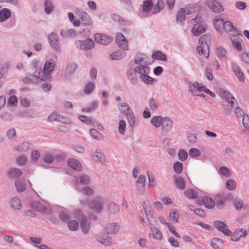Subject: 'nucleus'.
<instances>
[{"instance_id":"1","label":"nucleus","mask_w":249,"mask_h":249,"mask_svg":"<svg viewBox=\"0 0 249 249\" xmlns=\"http://www.w3.org/2000/svg\"><path fill=\"white\" fill-rule=\"evenodd\" d=\"M54 62L53 59H49L46 61L43 70L41 71V81L50 82L52 79L51 72L54 70Z\"/></svg>"},{"instance_id":"2","label":"nucleus","mask_w":249,"mask_h":249,"mask_svg":"<svg viewBox=\"0 0 249 249\" xmlns=\"http://www.w3.org/2000/svg\"><path fill=\"white\" fill-rule=\"evenodd\" d=\"M105 200L101 196L94 197L89 203V208L92 211L97 213H101L104 208Z\"/></svg>"},{"instance_id":"3","label":"nucleus","mask_w":249,"mask_h":249,"mask_svg":"<svg viewBox=\"0 0 249 249\" xmlns=\"http://www.w3.org/2000/svg\"><path fill=\"white\" fill-rule=\"evenodd\" d=\"M204 4L212 12L215 13H220L224 10L223 6L217 0H206L204 2Z\"/></svg>"},{"instance_id":"4","label":"nucleus","mask_w":249,"mask_h":249,"mask_svg":"<svg viewBox=\"0 0 249 249\" xmlns=\"http://www.w3.org/2000/svg\"><path fill=\"white\" fill-rule=\"evenodd\" d=\"M48 40L50 45L53 50L56 52H60L61 51V45L59 40V37L57 34L52 32L48 35Z\"/></svg>"},{"instance_id":"5","label":"nucleus","mask_w":249,"mask_h":249,"mask_svg":"<svg viewBox=\"0 0 249 249\" xmlns=\"http://www.w3.org/2000/svg\"><path fill=\"white\" fill-rule=\"evenodd\" d=\"M75 44L77 48L84 51L90 50L94 47L93 41L89 38L85 40H76Z\"/></svg>"},{"instance_id":"6","label":"nucleus","mask_w":249,"mask_h":249,"mask_svg":"<svg viewBox=\"0 0 249 249\" xmlns=\"http://www.w3.org/2000/svg\"><path fill=\"white\" fill-rule=\"evenodd\" d=\"M94 36L95 41L103 45L108 44L112 39L111 36L100 33H96Z\"/></svg>"},{"instance_id":"7","label":"nucleus","mask_w":249,"mask_h":249,"mask_svg":"<svg viewBox=\"0 0 249 249\" xmlns=\"http://www.w3.org/2000/svg\"><path fill=\"white\" fill-rule=\"evenodd\" d=\"M214 227L220 232L227 236L231 235V231L227 228V225L222 221H215L213 222Z\"/></svg>"},{"instance_id":"8","label":"nucleus","mask_w":249,"mask_h":249,"mask_svg":"<svg viewBox=\"0 0 249 249\" xmlns=\"http://www.w3.org/2000/svg\"><path fill=\"white\" fill-rule=\"evenodd\" d=\"M214 227L220 232L227 236L231 235V231L227 228V225L222 221H215L213 222Z\"/></svg>"},{"instance_id":"9","label":"nucleus","mask_w":249,"mask_h":249,"mask_svg":"<svg viewBox=\"0 0 249 249\" xmlns=\"http://www.w3.org/2000/svg\"><path fill=\"white\" fill-rule=\"evenodd\" d=\"M162 132L166 134L169 132L173 127V122L168 117H164L161 121Z\"/></svg>"},{"instance_id":"10","label":"nucleus","mask_w":249,"mask_h":249,"mask_svg":"<svg viewBox=\"0 0 249 249\" xmlns=\"http://www.w3.org/2000/svg\"><path fill=\"white\" fill-rule=\"evenodd\" d=\"M116 42V44L124 50L126 51L128 49L127 41L122 33H118L117 34Z\"/></svg>"},{"instance_id":"11","label":"nucleus","mask_w":249,"mask_h":249,"mask_svg":"<svg viewBox=\"0 0 249 249\" xmlns=\"http://www.w3.org/2000/svg\"><path fill=\"white\" fill-rule=\"evenodd\" d=\"M231 67L233 72L238 77L239 81L244 83L245 82L244 75L241 71L239 66L236 63L232 62L231 63Z\"/></svg>"},{"instance_id":"12","label":"nucleus","mask_w":249,"mask_h":249,"mask_svg":"<svg viewBox=\"0 0 249 249\" xmlns=\"http://www.w3.org/2000/svg\"><path fill=\"white\" fill-rule=\"evenodd\" d=\"M147 65V61H145L143 65H138L135 66L134 69L138 74H140V76L145 74H149L150 68Z\"/></svg>"},{"instance_id":"13","label":"nucleus","mask_w":249,"mask_h":249,"mask_svg":"<svg viewBox=\"0 0 249 249\" xmlns=\"http://www.w3.org/2000/svg\"><path fill=\"white\" fill-rule=\"evenodd\" d=\"M78 16L81 24L84 25H90L92 23V20L89 15L84 11H80L78 13Z\"/></svg>"},{"instance_id":"14","label":"nucleus","mask_w":249,"mask_h":249,"mask_svg":"<svg viewBox=\"0 0 249 249\" xmlns=\"http://www.w3.org/2000/svg\"><path fill=\"white\" fill-rule=\"evenodd\" d=\"M137 73L135 71V69L133 68H130L126 71V75L128 79L132 84L134 85H136L138 81Z\"/></svg>"},{"instance_id":"15","label":"nucleus","mask_w":249,"mask_h":249,"mask_svg":"<svg viewBox=\"0 0 249 249\" xmlns=\"http://www.w3.org/2000/svg\"><path fill=\"white\" fill-rule=\"evenodd\" d=\"M234 207L238 211H240L242 210H243L245 213H247L249 211L248 206L247 205H243V201L240 199L236 198L233 203Z\"/></svg>"},{"instance_id":"16","label":"nucleus","mask_w":249,"mask_h":249,"mask_svg":"<svg viewBox=\"0 0 249 249\" xmlns=\"http://www.w3.org/2000/svg\"><path fill=\"white\" fill-rule=\"evenodd\" d=\"M68 165L73 170L80 172L82 170L81 163L75 159H70L67 161Z\"/></svg>"},{"instance_id":"17","label":"nucleus","mask_w":249,"mask_h":249,"mask_svg":"<svg viewBox=\"0 0 249 249\" xmlns=\"http://www.w3.org/2000/svg\"><path fill=\"white\" fill-rule=\"evenodd\" d=\"M247 231L245 229L236 230L233 234L231 233V240L232 241H238L241 237L246 235Z\"/></svg>"},{"instance_id":"18","label":"nucleus","mask_w":249,"mask_h":249,"mask_svg":"<svg viewBox=\"0 0 249 249\" xmlns=\"http://www.w3.org/2000/svg\"><path fill=\"white\" fill-rule=\"evenodd\" d=\"M90 221L87 217H83L80 221V227L82 232L85 234H87L90 229Z\"/></svg>"},{"instance_id":"19","label":"nucleus","mask_w":249,"mask_h":249,"mask_svg":"<svg viewBox=\"0 0 249 249\" xmlns=\"http://www.w3.org/2000/svg\"><path fill=\"white\" fill-rule=\"evenodd\" d=\"M22 174L20 169L16 168H11L7 172L8 177L11 178H18L22 175Z\"/></svg>"},{"instance_id":"20","label":"nucleus","mask_w":249,"mask_h":249,"mask_svg":"<svg viewBox=\"0 0 249 249\" xmlns=\"http://www.w3.org/2000/svg\"><path fill=\"white\" fill-rule=\"evenodd\" d=\"M207 89L203 85L201 86H199V84L197 82H195L191 85L189 86V90L194 95H197L196 93L197 91H204Z\"/></svg>"},{"instance_id":"21","label":"nucleus","mask_w":249,"mask_h":249,"mask_svg":"<svg viewBox=\"0 0 249 249\" xmlns=\"http://www.w3.org/2000/svg\"><path fill=\"white\" fill-rule=\"evenodd\" d=\"M126 56L124 50H117L111 53L109 55V58L111 60H120Z\"/></svg>"},{"instance_id":"22","label":"nucleus","mask_w":249,"mask_h":249,"mask_svg":"<svg viewBox=\"0 0 249 249\" xmlns=\"http://www.w3.org/2000/svg\"><path fill=\"white\" fill-rule=\"evenodd\" d=\"M174 181L178 189L183 190L185 188L186 184L184 179L179 176L177 175L174 177Z\"/></svg>"},{"instance_id":"23","label":"nucleus","mask_w":249,"mask_h":249,"mask_svg":"<svg viewBox=\"0 0 249 249\" xmlns=\"http://www.w3.org/2000/svg\"><path fill=\"white\" fill-rule=\"evenodd\" d=\"M120 229V226L117 223H109L106 228V231L107 234H115Z\"/></svg>"},{"instance_id":"24","label":"nucleus","mask_w":249,"mask_h":249,"mask_svg":"<svg viewBox=\"0 0 249 249\" xmlns=\"http://www.w3.org/2000/svg\"><path fill=\"white\" fill-rule=\"evenodd\" d=\"M196 25V24H194L191 29V32L194 36H197L205 32L206 28L205 26L203 24L198 25L197 27Z\"/></svg>"},{"instance_id":"25","label":"nucleus","mask_w":249,"mask_h":249,"mask_svg":"<svg viewBox=\"0 0 249 249\" xmlns=\"http://www.w3.org/2000/svg\"><path fill=\"white\" fill-rule=\"evenodd\" d=\"M11 16V11L8 8H3L0 10V22L6 20Z\"/></svg>"},{"instance_id":"26","label":"nucleus","mask_w":249,"mask_h":249,"mask_svg":"<svg viewBox=\"0 0 249 249\" xmlns=\"http://www.w3.org/2000/svg\"><path fill=\"white\" fill-rule=\"evenodd\" d=\"M152 57L153 59L157 60L162 61H166L167 60L166 55L160 51L154 52L152 54Z\"/></svg>"},{"instance_id":"27","label":"nucleus","mask_w":249,"mask_h":249,"mask_svg":"<svg viewBox=\"0 0 249 249\" xmlns=\"http://www.w3.org/2000/svg\"><path fill=\"white\" fill-rule=\"evenodd\" d=\"M78 118L82 122L87 124L94 125L95 124L97 123V121L95 119L92 118H88L87 116L84 115H78Z\"/></svg>"},{"instance_id":"28","label":"nucleus","mask_w":249,"mask_h":249,"mask_svg":"<svg viewBox=\"0 0 249 249\" xmlns=\"http://www.w3.org/2000/svg\"><path fill=\"white\" fill-rule=\"evenodd\" d=\"M149 74H143L140 76V79L145 84L152 85L154 82H157L158 80L148 75Z\"/></svg>"},{"instance_id":"29","label":"nucleus","mask_w":249,"mask_h":249,"mask_svg":"<svg viewBox=\"0 0 249 249\" xmlns=\"http://www.w3.org/2000/svg\"><path fill=\"white\" fill-rule=\"evenodd\" d=\"M96 238L98 242L105 246H109L111 244L110 239L106 235H96Z\"/></svg>"},{"instance_id":"30","label":"nucleus","mask_w":249,"mask_h":249,"mask_svg":"<svg viewBox=\"0 0 249 249\" xmlns=\"http://www.w3.org/2000/svg\"><path fill=\"white\" fill-rule=\"evenodd\" d=\"M203 205L209 209H212L215 205L213 199L209 196H204L202 199Z\"/></svg>"},{"instance_id":"31","label":"nucleus","mask_w":249,"mask_h":249,"mask_svg":"<svg viewBox=\"0 0 249 249\" xmlns=\"http://www.w3.org/2000/svg\"><path fill=\"white\" fill-rule=\"evenodd\" d=\"M60 35L63 38H68L75 36L76 34L72 29H69L68 30L63 29L60 31Z\"/></svg>"},{"instance_id":"32","label":"nucleus","mask_w":249,"mask_h":249,"mask_svg":"<svg viewBox=\"0 0 249 249\" xmlns=\"http://www.w3.org/2000/svg\"><path fill=\"white\" fill-rule=\"evenodd\" d=\"M145 204H146V201H143V205H142L143 209L144 210L147 220L149 221L150 224L153 225L152 220L154 218V216H153V214L152 213L153 212V210H151V209H149V210H148L147 209L145 208Z\"/></svg>"},{"instance_id":"33","label":"nucleus","mask_w":249,"mask_h":249,"mask_svg":"<svg viewBox=\"0 0 249 249\" xmlns=\"http://www.w3.org/2000/svg\"><path fill=\"white\" fill-rule=\"evenodd\" d=\"M153 6V3L151 0H146L143 1L142 12L148 13Z\"/></svg>"},{"instance_id":"34","label":"nucleus","mask_w":249,"mask_h":249,"mask_svg":"<svg viewBox=\"0 0 249 249\" xmlns=\"http://www.w3.org/2000/svg\"><path fill=\"white\" fill-rule=\"evenodd\" d=\"M11 207L16 210H19L21 209L22 205L18 197H13L10 201Z\"/></svg>"},{"instance_id":"35","label":"nucleus","mask_w":249,"mask_h":249,"mask_svg":"<svg viewBox=\"0 0 249 249\" xmlns=\"http://www.w3.org/2000/svg\"><path fill=\"white\" fill-rule=\"evenodd\" d=\"M223 244V241L220 238H214L211 240V246L214 249L221 248Z\"/></svg>"},{"instance_id":"36","label":"nucleus","mask_w":249,"mask_h":249,"mask_svg":"<svg viewBox=\"0 0 249 249\" xmlns=\"http://www.w3.org/2000/svg\"><path fill=\"white\" fill-rule=\"evenodd\" d=\"M163 118L161 116H155L151 120V124L156 127H160Z\"/></svg>"},{"instance_id":"37","label":"nucleus","mask_w":249,"mask_h":249,"mask_svg":"<svg viewBox=\"0 0 249 249\" xmlns=\"http://www.w3.org/2000/svg\"><path fill=\"white\" fill-rule=\"evenodd\" d=\"M145 177L143 175H140L137 181V183L139 184L137 185V189L139 191H142L145 186Z\"/></svg>"},{"instance_id":"38","label":"nucleus","mask_w":249,"mask_h":249,"mask_svg":"<svg viewBox=\"0 0 249 249\" xmlns=\"http://www.w3.org/2000/svg\"><path fill=\"white\" fill-rule=\"evenodd\" d=\"M216 53L218 58L221 60H226L227 59V52L226 50L222 47H219L217 48Z\"/></svg>"},{"instance_id":"39","label":"nucleus","mask_w":249,"mask_h":249,"mask_svg":"<svg viewBox=\"0 0 249 249\" xmlns=\"http://www.w3.org/2000/svg\"><path fill=\"white\" fill-rule=\"evenodd\" d=\"M223 28L226 32H229L233 30L235 32H237V29L234 28L233 23L230 21H226L224 22Z\"/></svg>"},{"instance_id":"40","label":"nucleus","mask_w":249,"mask_h":249,"mask_svg":"<svg viewBox=\"0 0 249 249\" xmlns=\"http://www.w3.org/2000/svg\"><path fill=\"white\" fill-rule=\"evenodd\" d=\"M185 9L184 8H181L178 10V11L176 15V20L177 22L179 21L181 23V25H183L184 23H183L182 24L181 22L184 20H185Z\"/></svg>"},{"instance_id":"41","label":"nucleus","mask_w":249,"mask_h":249,"mask_svg":"<svg viewBox=\"0 0 249 249\" xmlns=\"http://www.w3.org/2000/svg\"><path fill=\"white\" fill-rule=\"evenodd\" d=\"M108 210L110 213L115 214L120 211V207L118 204L112 202L108 205Z\"/></svg>"},{"instance_id":"42","label":"nucleus","mask_w":249,"mask_h":249,"mask_svg":"<svg viewBox=\"0 0 249 249\" xmlns=\"http://www.w3.org/2000/svg\"><path fill=\"white\" fill-rule=\"evenodd\" d=\"M45 12L47 14H51L53 10V6L51 0H46L44 2Z\"/></svg>"},{"instance_id":"43","label":"nucleus","mask_w":249,"mask_h":249,"mask_svg":"<svg viewBox=\"0 0 249 249\" xmlns=\"http://www.w3.org/2000/svg\"><path fill=\"white\" fill-rule=\"evenodd\" d=\"M184 194L186 197L190 199H195L197 196V193L194 189L186 190Z\"/></svg>"},{"instance_id":"44","label":"nucleus","mask_w":249,"mask_h":249,"mask_svg":"<svg viewBox=\"0 0 249 249\" xmlns=\"http://www.w3.org/2000/svg\"><path fill=\"white\" fill-rule=\"evenodd\" d=\"M15 184L17 190L19 193L23 192L26 188L25 183L20 180H16Z\"/></svg>"},{"instance_id":"45","label":"nucleus","mask_w":249,"mask_h":249,"mask_svg":"<svg viewBox=\"0 0 249 249\" xmlns=\"http://www.w3.org/2000/svg\"><path fill=\"white\" fill-rule=\"evenodd\" d=\"M224 22V21L223 18H215L213 21V26L217 30H220L221 29L222 26H223Z\"/></svg>"},{"instance_id":"46","label":"nucleus","mask_w":249,"mask_h":249,"mask_svg":"<svg viewBox=\"0 0 249 249\" xmlns=\"http://www.w3.org/2000/svg\"><path fill=\"white\" fill-rule=\"evenodd\" d=\"M163 8V2L161 0H159L158 1L156 7L154 8V9L151 11L152 14H156L160 12Z\"/></svg>"},{"instance_id":"47","label":"nucleus","mask_w":249,"mask_h":249,"mask_svg":"<svg viewBox=\"0 0 249 249\" xmlns=\"http://www.w3.org/2000/svg\"><path fill=\"white\" fill-rule=\"evenodd\" d=\"M173 169L175 172L179 174L182 171L183 164L179 161H176L173 164Z\"/></svg>"},{"instance_id":"48","label":"nucleus","mask_w":249,"mask_h":249,"mask_svg":"<svg viewBox=\"0 0 249 249\" xmlns=\"http://www.w3.org/2000/svg\"><path fill=\"white\" fill-rule=\"evenodd\" d=\"M77 68V65L75 63L69 64L66 70V74H71L73 73Z\"/></svg>"},{"instance_id":"49","label":"nucleus","mask_w":249,"mask_h":249,"mask_svg":"<svg viewBox=\"0 0 249 249\" xmlns=\"http://www.w3.org/2000/svg\"><path fill=\"white\" fill-rule=\"evenodd\" d=\"M178 156L180 160L184 161L188 156V153L184 149H181L178 151Z\"/></svg>"},{"instance_id":"50","label":"nucleus","mask_w":249,"mask_h":249,"mask_svg":"<svg viewBox=\"0 0 249 249\" xmlns=\"http://www.w3.org/2000/svg\"><path fill=\"white\" fill-rule=\"evenodd\" d=\"M68 227L70 231H76L79 227L78 223L75 220H71L68 223Z\"/></svg>"},{"instance_id":"51","label":"nucleus","mask_w":249,"mask_h":249,"mask_svg":"<svg viewBox=\"0 0 249 249\" xmlns=\"http://www.w3.org/2000/svg\"><path fill=\"white\" fill-rule=\"evenodd\" d=\"M129 124L131 127H134L136 125L135 118L132 111L131 112H129L126 116Z\"/></svg>"},{"instance_id":"52","label":"nucleus","mask_w":249,"mask_h":249,"mask_svg":"<svg viewBox=\"0 0 249 249\" xmlns=\"http://www.w3.org/2000/svg\"><path fill=\"white\" fill-rule=\"evenodd\" d=\"M94 89V84L92 82H89L85 86L84 92L88 94H90Z\"/></svg>"},{"instance_id":"53","label":"nucleus","mask_w":249,"mask_h":249,"mask_svg":"<svg viewBox=\"0 0 249 249\" xmlns=\"http://www.w3.org/2000/svg\"><path fill=\"white\" fill-rule=\"evenodd\" d=\"M80 181L82 184L88 185L90 182V177L86 174H83L80 177Z\"/></svg>"},{"instance_id":"54","label":"nucleus","mask_w":249,"mask_h":249,"mask_svg":"<svg viewBox=\"0 0 249 249\" xmlns=\"http://www.w3.org/2000/svg\"><path fill=\"white\" fill-rule=\"evenodd\" d=\"M151 230L154 238L160 240L162 239V234L158 228L154 227Z\"/></svg>"},{"instance_id":"55","label":"nucleus","mask_w":249,"mask_h":249,"mask_svg":"<svg viewBox=\"0 0 249 249\" xmlns=\"http://www.w3.org/2000/svg\"><path fill=\"white\" fill-rule=\"evenodd\" d=\"M236 182L232 179H229L226 183V186L229 190H233L236 187Z\"/></svg>"},{"instance_id":"56","label":"nucleus","mask_w":249,"mask_h":249,"mask_svg":"<svg viewBox=\"0 0 249 249\" xmlns=\"http://www.w3.org/2000/svg\"><path fill=\"white\" fill-rule=\"evenodd\" d=\"M189 154L192 158H196L201 155L200 150L196 148H191L189 151Z\"/></svg>"},{"instance_id":"57","label":"nucleus","mask_w":249,"mask_h":249,"mask_svg":"<svg viewBox=\"0 0 249 249\" xmlns=\"http://www.w3.org/2000/svg\"><path fill=\"white\" fill-rule=\"evenodd\" d=\"M220 95L222 97H225L228 102L230 99H234L233 96L228 90H224L220 92Z\"/></svg>"},{"instance_id":"58","label":"nucleus","mask_w":249,"mask_h":249,"mask_svg":"<svg viewBox=\"0 0 249 249\" xmlns=\"http://www.w3.org/2000/svg\"><path fill=\"white\" fill-rule=\"evenodd\" d=\"M30 145H31L29 142H24L18 146L17 150L19 151H26L29 149Z\"/></svg>"},{"instance_id":"59","label":"nucleus","mask_w":249,"mask_h":249,"mask_svg":"<svg viewBox=\"0 0 249 249\" xmlns=\"http://www.w3.org/2000/svg\"><path fill=\"white\" fill-rule=\"evenodd\" d=\"M211 39V36L209 35H204L202 36L199 39V42L201 44L205 43L207 46L208 49H209L208 45L207 44L208 42L210 41Z\"/></svg>"},{"instance_id":"60","label":"nucleus","mask_w":249,"mask_h":249,"mask_svg":"<svg viewBox=\"0 0 249 249\" xmlns=\"http://www.w3.org/2000/svg\"><path fill=\"white\" fill-rule=\"evenodd\" d=\"M126 123L124 120H120L119 123V132L121 134H124L125 130Z\"/></svg>"},{"instance_id":"61","label":"nucleus","mask_w":249,"mask_h":249,"mask_svg":"<svg viewBox=\"0 0 249 249\" xmlns=\"http://www.w3.org/2000/svg\"><path fill=\"white\" fill-rule=\"evenodd\" d=\"M0 118L5 121H11L12 120L13 117L8 112H4L1 114Z\"/></svg>"},{"instance_id":"62","label":"nucleus","mask_w":249,"mask_h":249,"mask_svg":"<svg viewBox=\"0 0 249 249\" xmlns=\"http://www.w3.org/2000/svg\"><path fill=\"white\" fill-rule=\"evenodd\" d=\"M57 121L60 122L64 124H71V121L69 118L66 117H65L63 116H61L60 115L58 116Z\"/></svg>"},{"instance_id":"63","label":"nucleus","mask_w":249,"mask_h":249,"mask_svg":"<svg viewBox=\"0 0 249 249\" xmlns=\"http://www.w3.org/2000/svg\"><path fill=\"white\" fill-rule=\"evenodd\" d=\"M44 161L47 163H52L54 160L53 155L50 153H47L44 157Z\"/></svg>"},{"instance_id":"64","label":"nucleus","mask_w":249,"mask_h":249,"mask_svg":"<svg viewBox=\"0 0 249 249\" xmlns=\"http://www.w3.org/2000/svg\"><path fill=\"white\" fill-rule=\"evenodd\" d=\"M59 218L61 221L63 222H67L70 219V216L66 212L61 211L59 213Z\"/></svg>"}]
</instances>
